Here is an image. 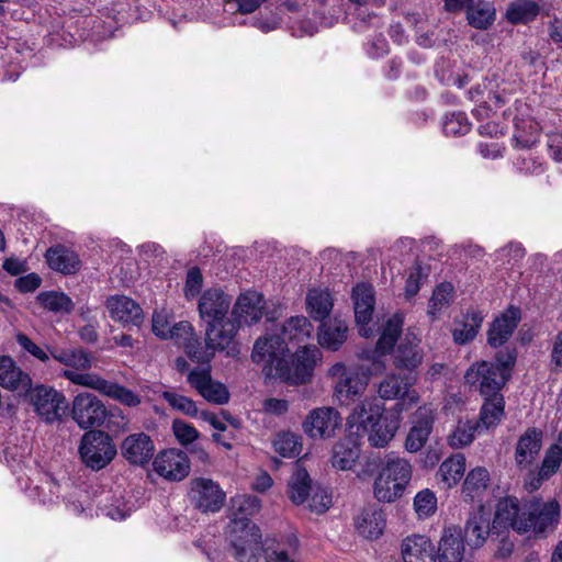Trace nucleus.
<instances>
[{"label":"nucleus","instance_id":"21","mask_svg":"<svg viewBox=\"0 0 562 562\" xmlns=\"http://www.w3.org/2000/svg\"><path fill=\"white\" fill-rule=\"evenodd\" d=\"M435 422V409L430 405L419 406L413 415L412 427L405 439V449L417 452L424 448Z\"/></svg>","mask_w":562,"mask_h":562},{"label":"nucleus","instance_id":"12","mask_svg":"<svg viewBox=\"0 0 562 562\" xmlns=\"http://www.w3.org/2000/svg\"><path fill=\"white\" fill-rule=\"evenodd\" d=\"M106 415L103 402L90 392H80L72 400L71 417L81 429L102 425Z\"/></svg>","mask_w":562,"mask_h":562},{"label":"nucleus","instance_id":"44","mask_svg":"<svg viewBox=\"0 0 562 562\" xmlns=\"http://www.w3.org/2000/svg\"><path fill=\"white\" fill-rule=\"evenodd\" d=\"M477 428V420L459 419L456 427L447 437L448 445L453 449H461L471 445L475 438Z\"/></svg>","mask_w":562,"mask_h":562},{"label":"nucleus","instance_id":"14","mask_svg":"<svg viewBox=\"0 0 562 562\" xmlns=\"http://www.w3.org/2000/svg\"><path fill=\"white\" fill-rule=\"evenodd\" d=\"M190 498L201 512L216 513L223 507L226 494L215 481L196 477L190 483Z\"/></svg>","mask_w":562,"mask_h":562},{"label":"nucleus","instance_id":"28","mask_svg":"<svg viewBox=\"0 0 562 562\" xmlns=\"http://www.w3.org/2000/svg\"><path fill=\"white\" fill-rule=\"evenodd\" d=\"M419 344V335L413 329H407L394 353L395 367L409 371L415 370L422 363L424 358Z\"/></svg>","mask_w":562,"mask_h":562},{"label":"nucleus","instance_id":"46","mask_svg":"<svg viewBox=\"0 0 562 562\" xmlns=\"http://www.w3.org/2000/svg\"><path fill=\"white\" fill-rule=\"evenodd\" d=\"M539 14V5L532 0H517L506 10V19L514 24L528 23Z\"/></svg>","mask_w":562,"mask_h":562},{"label":"nucleus","instance_id":"5","mask_svg":"<svg viewBox=\"0 0 562 562\" xmlns=\"http://www.w3.org/2000/svg\"><path fill=\"white\" fill-rule=\"evenodd\" d=\"M412 476L413 465L407 459L387 454L373 481V497L380 503H395L404 495Z\"/></svg>","mask_w":562,"mask_h":562},{"label":"nucleus","instance_id":"57","mask_svg":"<svg viewBox=\"0 0 562 562\" xmlns=\"http://www.w3.org/2000/svg\"><path fill=\"white\" fill-rule=\"evenodd\" d=\"M184 351L191 360L203 364L210 363V361L214 358L215 355V350L207 346L206 342L203 345L198 336L193 338V340L187 346Z\"/></svg>","mask_w":562,"mask_h":562},{"label":"nucleus","instance_id":"41","mask_svg":"<svg viewBox=\"0 0 562 562\" xmlns=\"http://www.w3.org/2000/svg\"><path fill=\"white\" fill-rule=\"evenodd\" d=\"M490 482V473L483 467L472 469L465 476L462 485L464 499L475 501L482 497Z\"/></svg>","mask_w":562,"mask_h":562},{"label":"nucleus","instance_id":"27","mask_svg":"<svg viewBox=\"0 0 562 562\" xmlns=\"http://www.w3.org/2000/svg\"><path fill=\"white\" fill-rule=\"evenodd\" d=\"M0 386L19 395H26L32 389V379L16 366L11 357L1 356Z\"/></svg>","mask_w":562,"mask_h":562},{"label":"nucleus","instance_id":"7","mask_svg":"<svg viewBox=\"0 0 562 562\" xmlns=\"http://www.w3.org/2000/svg\"><path fill=\"white\" fill-rule=\"evenodd\" d=\"M322 361L321 350L313 345L299 348L289 359L283 361L276 378L290 385H302L311 382L315 367Z\"/></svg>","mask_w":562,"mask_h":562},{"label":"nucleus","instance_id":"23","mask_svg":"<svg viewBox=\"0 0 562 562\" xmlns=\"http://www.w3.org/2000/svg\"><path fill=\"white\" fill-rule=\"evenodd\" d=\"M232 304L229 295L221 289L211 288L202 293L199 300L198 310L200 317L206 323L223 321Z\"/></svg>","mask_w":562,"mask_h":562},{"label":"nucleus","instance_id":"4","mask_svg":"<svg viewBox=\"0 0 562 562\" xmlns=\"http://www.w3.org/2000/svg\"><path fill=\"white\" fill-rule=\"evenodd\" d=\"M403 403H396L390 409L376 397H366L348 417L350 428L357 426L367 434L369 443L374 448L386 447L395 437L402 422Z\"/></svg>","mask_w":562,"mask_h":562},{"label":"nucleus","instance_id":"36","mask_svg":"<svg viewBox=\"0 0 562 562\" xmlns=\"http://www.w3.org/2000/svg\"><path fill=\"white\" fill-rule=\"evenodd\" d=\"M356 529L366 539H378L386 526L385 513L378 507L364 508L356 518Z\"/></svg>","mask_w":562,"mask_h":562},{"label":"nucleus","instance_id":"59","mask_svg":"<svg viewBox=\"0 0 562 562\" xmlns=\"http://www.w3.org/2000/svg\"><path fill=\"white\" fill-rule=\"evenodd\" d=\"M562 463V451H558L557 449L548 448L544 453V458L539 468L541 471V476L544 479L552 477L560 469Z\"/></svg>","mask_w":562,"mask_h":562},{"label":"nucleus","instance_id":"62","mask_svg":"<svg viewBox=\"0 0 562 562\" xmlns=\"http://www.w3.org/2000/svg\"><path fill=\"white\" fill-rule=\"evenodd\" d=\"M203 286V277L198 268H192L188 271L184 284V296L188 300L195 299Z\"/></svg>","mask_w":562,"mask_h":562},{"label":"nucleus","instance_id":"50","mask_svg":"<svg viewBox=\"0 0 562 562\" xmlns=\"http://www.w3.org/2000/svg\"><path fill=\"white\" fill-rule=\"evenodd\" d=\"M467 18L472 26L487 29L495 20V9L487 2L471 3Z\"/></svg>","mask_w":562,"mask_h":562},{"label":"nucleus","instance_id":"43","mask_svg":"<svg viewBox=\"0 0 562 562\" xmlns=\"http://www.w3.org/2000/svg\"><path fill=\"white\" fill-rule=\"evenodd\" d=\"M36 300L43 308L55 314H69L75 304L70 296L61 291H44L37 294Z\"/></svg>","mask_w":562,"mask_h":562},{"label":"nucleus","instance_id":"38","mask_svg":"<svg viewBox=\"0 0 562 562\" xmlns=\"http://www.w3.org/2000/svg\"><path fill=\"white\" fill-rule=\"evenodd\" d=\"M464 532L472 548L476 549L484 544L490 535V514L483 506L469 517Z\"/></svg>","mask_w":562,"mask_h":562},{"label":"nucleus","instance_id":"39","mask_svg":"<svg viewBox=\"0 0 562 562\" xmlns=\"http://www.w3.org/2000/svg\"><path fill=\"white\" fill-rule=\"evenodd\" d=\"M314 490L307 471L301 465V462L297 461L295 471L288 484L290 499L296 505L303 504L307 502Z\"/></svg>","mask_w":562,"mask_h":562},{"label":"nucleus","instance_id":"8","mask_svg":"<svg viewBox=\"0 0 562 562\" xmlns=\"http://www.w3.org/2000/svg\"><path fill=\"white\" fill-rule=\"evenodd\" d=\"M79 454L86 467L93 471L104 469L116 456L111 436L104 431H87L80 441Z\"/></svg>","mask_w":562,"mask_h":562},{"label":"nucleus","instance_id":"20","mask_svg":"<svg viewBox=\"0 0 562 562\" xmlns=\"http://www.w3.org/2000/svg\"><path fill=\"white\" fill-rule=\"evenodd\" d=\"M525 513L526 502L520 504L516 497H505L497 503L493 528H512L518 533H526Z\"/></svg>","mask_w":562,"mask_h":562},{"label":"nucleus","instance_id":"49","mask_svg":"<svg viewBox=\"0 0 562 562\" xmlns=\"http://www.w3.org/2000/svg\"><path fill=\"white\" fill-rule=\"evenodd\" d=\"M99 510L112 520H123L131 515L133 506L127 505L121 496L108 495L100 501Z\"/></svg>","mask_w":562,"mask_h":562},{"label":"nucleus","instance_id":"24","mask_svg":"<svg viewBox=\"0 0 562 562\" xmlns=\"http://www.w3.org/2000/svg\"><path fill=\"white\" fill-rule=\"evenodd\" d=\"M464 535L461 527L451 525L443 529L438 542V562H465Z\"/></svg>","mask_w":562,"mask_h":562},{"label":"nucleus","instance_id":"53","mask_svg":"<svg viewBox=\"0 0 562 562\" xmlns=\"http://www.w3.org/2000/svg\"><path fill=\"white\" fill-rule=\"evenodd\" d=\"M414 509L418 518H428L437 509V497L435 492L429 488L419 491L414 497Z\"/></svg>","mask_w":562,"mask_h":562},{"label":"nucleus","instance_id":"11","mask_svg":"<svg viewBox=\"0 0 562 562\" xmlns=\"http://www.w3.org/2000/svg\"><path fill=\"white\" fill-rule=\"evenodd\" d=\"M525 515V520L529 525L526 532L543 535L557 527L560 519V505L555 499L542 502L539 498H532L526 502Z\"/></svg>","mask_w":562,"mask_h":562},{"label":"nucleus","instance_id":"61","mask_svg":"<svg viewBox=\"0 0 562 562\" xmlns=\"http://www.w3.org/2000/svg\"><path fill=\"white\" fill-rule=\"evenodd\" d=\"M172 431L181 445H189L198 439L199 431L190 424L176 419L172 423Z\"/></svg>","mask_w":562,"mask_h":562},{"label":"nucleus","instance_id":"48","mask_svg":"<svg viewBox=\"0 0 562 562\" xmlns=\"http://www.w3.org/2000/svg\"><path fill=\"white\" fill-rule=\"evenodd\" d=\"M453 299V285L442 282L436 286L428 304V314L436 318L449 307Z\"/></svg>","mask_w":562,"mask_h":562},{"label":"nucleus","instance_id":"10","mask_svg":"<svg viewBox=\"0 0 562 562\" xmlns=\"http://www.w3.org/2000/svg\"><path fill=\"white\" fill-rule=\"evenodd\" d=\"M288 356L286 342L277 335L258 338L251 352L252 361L262 366V372L268 378H276L277 371Z\"/></svg>","mask_w":562,"mask_h":562},{"label":"nucleus","instance_id":"37","mask_svg":"<svg viewBox=\"0 0 562 562\" xmlns=\"http://www.w3.org/2000/svg\"><path fill=\"white\" fill-rule=\"evenodd\" d=\"M45 259L50 269L63 274H74L79 271L81 267L78 255L61 245L48 248L45 254Z\"/></svg>","mask_w":562,"mask_h":562},{"label":"nucleus","instance_id":"51","mask_svg":"<svg viewBox=\"0 0 562 562\" xmlns=\"http://www.w3.org/2000/svg\"><path fill=\"white\" fill-rule=\"evenodd\" d=\"M471 130V123L462 112L447 114L442 121V131L447 136H462Z\"/></svg>","mask_w":562,"mask_h":562},{"label":"nucleus","instance_id":"2","mask_svg":"<svg viewBox=\"0 0 562 562\" xmlns=\"http://www.w3.org/2000/svg\"><path fill=\"white\" fill-rule=\"evenodd\" d=\"M516 359V351L506 348L496 355L495 362L477 361L467 370L465 383L477 387L481 395L485 397L480 412L479 426L490 429L501 424L505 415V400L499 391L510 379Z\"/></svg>","mask_w":562,"mask_h":562},{"label":"nucleus","instance_id":"25","mask_svg":"<svg viewBox=\"0 0 562 562\" xmlns=\"http://www.w3.org/2000/svg\"><path fill=\"white\" fill-rule=\"evenodd\" d=\"M265 311V299L256 291L241 293L232 311L233 319L238 324L251 325L259 322Z\"/></svg>","mask_w":562,"mask_h":562},{"label":"nucleus","instance_id":"54","mask_svg":"<svg viewBox=\"0 0 562 562\" xmlns=\"http://www.w3.org/2000/svg\"><path fill=\"white\" fill-rule=\"evenodd\" d=\"M261 504L257 496L237 495L232 498L234 517H246L255 515L260 510Z\"/></svg>","mask_w":562,"mask_h":562},{"label":"nucleus","instance_id":"17","mask_svg":"<svg viewBox=\"0 0 562 562\" xmlns=\"http://www.w3.org/2000/svg\"><path fill=\"white\" fill-rule=\"evenodd\" d=\"M188 383L207 402L223 405L229 401L227 387L212 379L211 368H198L188 374Z\"/></svg>","mask_w":562,"mask_h":562},{"label":"nucleus","instance_id":"42","mask_svg":"<svg viewBox=\"0 0 562 562\" xmlns=\"http://www.w3.org/2000/svg\"><path fill=\"white\" fill-rule=\"evenodd\" d=\"M465 471V458L456 453L446 459L439 467L437 477L447 488L456 486Z\"/></svg>","mask_w":562,"mask_h":562},{"label":"nucleus","instance_id":"47","mask_svg":"<svg viewBox=\"0 0 562 562\" xmlns=\"http://www.w3.org/2000/svg\"><path fill=\"white\" fill-rule=\"evenodd\" d=\"M273 449L283 458H294L302 451V438L300 435L291 431H281L277 434L273 441Z\"/></svg>","mask_w":562,"mask_h":562},{"label":"nucleus","instance_id":"30","mask_svg":"<svg viewBox=\"0 0 562 562\" xmlns=\"http://www.w3.org/2000/svg\"><path fill=\"white\" fill-rule=\"evenodd\" d=\"M122 456L132 464H146L155 452L150 437L144 432L127 436L121 445Z\"/></svg>","mask_w":562,"mask_h":562},{"label":"nucleus","instance_id":"6","mask_svg":"<svg viewBox=\"0 0 562 562\" xmlns=\"http://www.w3.org/2000/svg\"><path fill=\"white\" fill-rule=\"evenodd\" d=\"M514 91V86L497 75L486 78L482 83L470 89L469 98L476 103L473 114L477 120L491 116L493 108L503 106Z\"/></svg>","mask_w":562,"mask_h":562},{"label":"nucleus","instance_id":"55","mask_svg":"<svg viewBox=\"0 0 562 562\" xmlns=\"http://www.w3.org/2000/svg\"><path fill=\"white\" fill-rule=\"evenodd\" d=\"M162 398L175 409L188 415L190 417H198L199 408L194 401L191 398L175 393L166 391L162 393Z\"/></svg>","mask_w":562,"mask_h":562},{"label":"nucleus","instance_id":"56","mask_svg":"<svg viewBox=\"0 0 562 562\" xmlns=\"http://www.w3.org/2000/svg\"><path fill=\"white\" fill-rule=\"evenodd\" d=\"M195 336L196 334L192 324L188 321H180L172 324L170 336H167V339L173 340L175 344L186 349Z\"/></svg>","mask_w":562,"mask_h":562},{"label":"nucleus","instance_id":"19","mask_svg":"<svg viewBox=\"0 0 562 562\" xmlns=\"http://www.w3.org/2000/svg\"><path fill=\"white\" fill-rule=\"evenodd\" d=\"M416 382L412 374L401 376L396 374L387 375L379 385V394L383 400L398 398L397 403H403V411L416 404L419 401V394L411 386Z\"/></svg>","mask_w":562,"mask_h":562},{"label":"nucleus","instance_id":"60","mask_svg":"<svg viewBox=\"0 0 562 562\" xmlns=\"http://www.w3.org/2000/svg\"><path fill=\"white\" fill-rule=\"evenodd\" d=\"M151 329L157 337L167 339V336H170V330L172 329L171 314L165 308L155 311L151 318Z\"/></svg>","mask_w":562,"mask_h":562},{"label":"nucleus","instance_id":"52","mask_svg":"<svg viewBox=\"0 0 562 562\" xmlns=\"http://www.w3.org/2000/svg\"><path fill=\"white\" fill-rule=\"evenodd\" d=\"M289 549L277 547L276 549H267L265 554L266 562H297L296 554L300 548L299 539L291 536L288 539Z\"/></svg>","mask_w":562,"mask_h":562},{"label":"nucleus","instance_id":"34","mask_svg":"<svg viewBox=\"0 0 562 562\" xmlns=\"http://www.w3.org/2000/svg\"><path fill=\"white\" fill-rule=\"evenodd\" d=\"M542 442V431L528 428L518 439L515 450V462L518 468L526 469L536 460Z\"/></svg>","mask_w":562,"mask_h":562},{"label":"nucleus","instance_id":"32","mask_svg":"<svg viewBox=\"0 0 562 562\" xmlns=\"http://www.w3.org/2000/svg\"><path fill=\"white\" fill-rule=\"evenodd\" d=\"M485 314L482 310L470 307L460 319H454L452 328L453 341L464 345L473 340L482 326Z\"/></svg>","mask_w":562,"mask_h":562},{"label":"nucleus","instance_id":"9","mask_svg":"<svg viewBox=\"0 0 562 562\" xmlns=\"http://www.w3.org/2000/svg\"><path fill=\"white\" fill-rule=\"evenodd\" d=\"M227 539L240 562L255 555L261 548L260 530L246 517L232 518L227 527Z\"/></svg>","mask_w":562,"mask_h":562},{"label":"nucleus","instance_id":"63","mask_svg":"<svg viewBox=\"0 0 562 562\" xmlns=\"http://www.w3.org/2000/svg\"><path fill=\"white\" fill-rule=\"evenodd\" d=\"M331 503L330 496L326 491L317 487L313 491L310 498L307 499L308 508L317 514L326 512Z\"/></svg>","mask_w":562,"mask_h":562},{"label":"nucleus","instance_id":"26","mask_svg":"<svg viewBox=\"0 0 562 562\" xmlns=\"http://www.w3.org/2000/svg\"><path fill=\"white\" fill-rule=\"evenodd\" d=\"M520 321V310L509 306L497 315L490 324L487 330V344L497 348L506 344L517 328Z\"/></svg>","mask_w":562,"mask_h":562},{"label":"nucleus","instance_id":"18","mask_svg":"<svg viewBox=\"0 0 562 562\" xmlns=\"http://www.w3.org/2000/svg\"><path fill=\"white\" fill-rule=\"evenodd\" d=\"M153 468L165 480L181 481L190 473V460L183 451L168 449L155 457Z\"/></svg>","mask_w":562,"mask_h":562},{"label":"nucleus","instance_id":"31","mask_svg":"<svg viewBox=\"0 0 562 562\" xmlns=\"http://www.w3.org/2000/svg\"><path fill=\"white\" fill-rule=\"evenodd\" d=\"M318 345L329 351H337L348 338V325L340 318L323 321L317 328Z\"/></svg>","mask_w":562,"mask_h":562},{"label":"nucleus","instance_id":"16","mask_svg":"<svg viewBox=\"0 0 562 562\" xmlns=\"http://www.w3.org/2000/svg\"><path fill=\"white\" fill-rule=\"evenodd\" d=\"M355 318L358 333L361 337L370 338L373 336V329L370 327L374 312L375 297L371 284L359 283L352 289L351 293Z\"/></svg>","mask_w":562,"mask_h":562},{"label":"nucleus","instance_id":"45","mask_svg":"<svg viewBox=\"0 0 562 562\" xmlns=\"http://www.w3.org/2000/svg\"><path fill=\"white\" fill-rule=\"evenodd\" d=\"M360 456V449L350 441H340L333 450L331 464L335 469L346 471L353 468Z\"/></svg>","mask_w":562,"mask_h":562},{"label":"nucleus","instance_id":"1","mask_svg":"<svg viewBox=\"0 0 562 562\" xmlns=\"http://www.w3.org/2000/svg\"><path fill=\"white\" fill-rule=\"evenodd\" d=\"M403 327V317L392 315L383 324L374 349L362 350L359 358L371 362L369 372L360 367H347L338 361L327 371V376L334 383V395L340 403H347L364 392L369 384L370 374H379L385 370L383 357L394 349Z\"/></svg>","mask_w":562,"mask_h":562},{"label":"nucleus","instance_id":"22","mask_svg":"<svg viewBox=\"0 0 562 562\" xmlns=\"http://www.w3.org/2000/svg\"><path fill=\"white\" fill-rule=\"evenodd\" d=\"M32 403L36 413L48 423L58 420L68 407L64 394L44 386L34 390Z\"/></svg>","mask_w":562,"mask_h":562},{"label":"nucleus","instance_id":"29","mask_svg":"<svg viewBox=\"0 0 562 562\" xmlns=\"http://www.w3.org/2000/svg\"><path fill=\"white\" fill-rule=\"evenodd\" d=\"M106 308L113 321L123 325L138 326L143 322V310L138 303L125 295H112L106 300Z\"/></svg>","mask_w":562,"mask_h":562},{"label":"nucleus","instance_id":"64","mask_svg":"<svg viewBox=\"0 0 562 562\" xmlns=\"http://www.w3.org/2000/svg\"><path fill=\"white\" fill-rule=\"evenodd\" d=\"M416 33V42L422 47H432L438 43L437 29H427V23L424 21H420L419 25H417Z\"/></svg>","mask_w":562,"mask_h":562},{"label":"nucleus","instance_id":"33","mask_svg":"<svg viewBox=\"0 0 562 562\" xmlns=\"http://www.w3.org/2000/svg\"><path fill=\"white\" fill-rule=\"evenodd\" d=\"M334 305L335 297L327 288L315 286L306 293V313L316 322L325 321L330 315Z\"/></svg>","mask_w":562,"mask_h":562},{"label":"nucleus","instance_id":"15","mask_svg":"<svg viewBox=\"0 0 562 562\" xmlns=\"http://www.w3.org/2000/svg\"><path fill=\"white\" fill-rule=\"evenodd\" d=\"M238 324L234 319L224 318L206 324L205 340L207 346L216 351H225L226 355L235 357L239 353L238 344L235 339L238 331Z\"/></svg>","mask_w":562,"mask_h":562},{"label":"nucleus","instance_id":"58","mask_svg":"<svg viewBox=\"0 0 562 562\" xmlns=\"http://www.w3.org/2000/svg\"><path fill=\"white\" fill-rule=\"evenodd\" d=\"M34 491L36 492L35 495L37 496L40 503L47 506L58 503L60 485L54 480H45L42 485L36 486Z\"/></svg>","mask_w":562,"mask_h":562},{"label":"nucleus","instance_id":"40","mask_svg":"<svg viewBox=\"0 0 562 562\" xmlns=\"http://www.w3.org/2000/svg\"><path fill=\"white\" fill-rule=\"evenodd\" d=\"M282 339L284 341H291V342H305L307 341L314 331V327L311 323V321L303 316H292L289 319L285 321V323L282 325Z\"/></svg>","mask_w":562,"mask_h":562},{"label":"nucleus","instance_id":"35","mask_svg":"<svg viewBox=\"0 0 562 562\" xmlns=\"http://www.w3.org/2000/svg\"><path fill=\"white\" fill-rule=\"evenodd\" d=\"M404 562H435V549L426 536L406 537L401 546Z\"/></svg>","mask_w":562,"mask_h":562},{"label":"nucleus","instance_id":"3","mask_svg":"<svg viewBox=\"0 0 562 562\" xmlns=\"http://www.w3.org/2000/svg\"><path fill=\"white\" fill-rule=\"evenodd\" d=\"M50 356L67 367L61 375L72 384L91 389L101 395L108 396L119 403L135 407L142 402L140 396L132 390L109 381L99 373L92 372L93 356L83 348L53 349Z\"/></svg>","mask_w":562,"mask_h":562},{"label":"nucleus","instance_id":"13","mask_svg":"<svg viewBox=\"0 0 562 562\" xmlns=\"http://www.w3.org/2000/svg\"><path fill=\"white\" fill-rule=\"evenodd\" d=\"M340 426L341 416L330 406L312 409L302 423L303 431L312 439L331 438Z\"/></svg>","mask_w":562,"mask_h":562}]
</instances>
